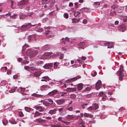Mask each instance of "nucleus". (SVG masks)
Segmentation results:
<instances>
[{
	"instance_id": "47",
	"label": "nucleus",
	"mask_w": 127,
	"mask_h": 127,
	"mask_svg": "<svg viewBox=\"0 0 127 127\" xmlns=\"http://www.w3.org/2000/svg\"><path fill=\"white\" fill-rule=\"evenodd\" d=\"M38 31L39 32H43V30L41 28H39L37 29Z\"/></svg>"
},
{
	"instance_id": "57",
	"label": "nucleus",
	"mask_w": 127,
	"mask_h": 127,
	"mask_svg": "<svg viewBox=\"0 0 127 127\" xmlns=\"http://www.w3.org/2000/svg\"><path fill=\"white\" fill-rule=\"evenodd\" d=\"M74 78H75L76 79V80L77 79H79L81 78V76L79 75H78L76 77H74Z\"/></svg>"
},
{
	"instance_id": "63",
	"label": "nucleus",
	"mask_w": 127,
	"mask_h": 127,
	"mask_svg": "<svg viewBox=\"0 0 127 127\" xmlns=\"http://www.w3.org/2000/svg\"><path fill=\"white\" fill-rule=\"evenodd\" d=\"M37 36L35 35H33L32 36V37H33L35 39V40L36 41V38L37 37Z\"/></svg>"
},
{
	"instance_id": "8",
	"label": "nucleus",
	"mask_w": 127,
	"mask_h": 127,
	"mask_svg": "<svg viewBox=\"0 0 127 127\" xmlns=\"http://www.w3.org/2000/svg\"><path fill=\"white\" fill-rule=\"evenodd\" d=\"M101 82L100 80H99L95 84V88L97 90H99L101 87Z\"/></svg>"
},
{
	"instance_id": "49",
	"label": "nucleus",
	"mask_w": 127,
	"mask_h": 127,
	"mask_svg": "<svg viewBox=\"0 0 127 127\" xmlns=\"http://www.w3.org/2000/svg\"><path fill=\"white\" fill-rule=\"evenodd\" d=\"M64 58V54H63L62 53L60 57V59H62Z\"/></svg>"
},
{
	"instance_id": "46",
	"label": "nucleus",
	"mask_w": 127,
	"mask_h": 127,
	"mask_svg": "<svg viewBox=\"0 0 127 127\" xmlns=\"http://www.w3.org/2000/svg\"><path fill=\"white\" fill-rule=\"evenodd\" d=\"M16 15H13L11 16L10 17V18L12 19H15V17L16 16Z\"/></svg>"
},
{
	"instance_id": "12",
	"label": "nucleus",
	"mask_w": 127,
	"mask_h": 127,
	"mask_svg": "<svg viewBox=\"0 0 127 127\" xmlns=\"http://www.w3.org/2000/svg\"><path fill=\"white\" fill-rule=\"evenodd\" d=\"M57 110L56 109H54L53 110H50L48 113L51 115H52L56 114V111Z\"/></svg>"
},
{
	"instance_id": "7",
	"label": "nucleus",
	"mask_w": 127,
	"mask_h": 127,
	"mask_svg": "<svg viewBox=\"0 0 127 127\" xmlns=\"http://www.w3.org/2000/svg\"><path fill=\"white\" fill-rule=\"evenodd\" d=\"M53 63H52L46 64L43 67L45 69H49L51 68L53 66Z\"/></svg>"
},
{
	"instance_id": "51",
	"label": "nucleus",
	"mask_w": 127,
	"mask_h": 127,
	"mask_svg": "<svg viewBox=\"0 0 127 127\" xmlns=\"http://www.w3.org/2000/svg\"><path fill=\"white\" fill-rule=\"evenodd\" d=\"M18 77V75H15L13 76V78L14 79H17Z\"/></svg>"
},
{
	"instance_id": "6",
	"label": "nucleus",
	"mask_w": 127,
	"mask_h": 127,
	"mask_svg": "<svg viewBox=\"0 0 127 127\" xmlns=\"http://www.w3.org/2000/svg\"><path fill=\"white\" fill-rule=\"evenodd\" d=\"M126 29L125 26L124 25H121L118 27V30L122 32L125 31Z\"/></svg>"
},
{
	"instance_id": "31",
	"label": "nucleus",
	"mask_w": 127,
	"mask_h": 127,
	"mask_svg": "<svg viewBox=\"0 0 127 127\" xmlns=\"http://www.w3.org/2000/svg\"><path fill=\"white\" fill-rule=\"evenodd\" d=\"M29 47V45L27 44H25L23 47L22 50L24 51L27 48Z\"/></svg>"
},
{
	"instance_id": "44",
	"label": "nucleus",
	"mask_w": 127,
	"mask_h": 127,
	"mask_svg": "<svg viewBox=\"0 0 127 127\" xmlns=\"http://www.w3.org/2000/svg\"><path fill=\"white\" fill-rule=\"evenodd\" d=\"M87 109L88 111H90L92 110H93V106H90Z\"/></svg>"
},
{
	"instance_id": "17",
	"label": "nucleus",
	"mask_w": 127,
	"mask_h": 127,
	"mask_svg": "<svg viewBox=\"0 0 127 127\" xmlns=\"http://www.w3.org/2000/svg\"><path fill=\"white\" fill-rule=\"evenodd\" d=\"M93 110H96L98 109L99 107L98 105L96 103H94L93 104Z\"/></svg>"
},
{
	"instance_id": "38",
	"label": "nucleus",
	"mask_w": 127,
	"mask_h": 127,
	"mask_svg": "<svg viewBox=\"0 0 127 127\" xmlns=\"http://www.w3.org/2000/svg\"><path fill=\"white\" fill-rule=\"evenodd\" d=\"M9 122L12 124H15L16 123L15 121L13 120H9Z\"/></svg>"
},
{
	"instance_id": "41",
	"label": "nucleus",
	"mask_w": 127,
	"mask_h": 127,
	"mask_svg": "<svg viewBox=\"0 0 127 127\" xmlns=\"http://www.w3.org/2000/svg\"><path fill=\"white\" fill-rule=\"evenodd\" d=\"M24 69L27 70L28 71H29L30 70V67L28 66H26L24 67Z\"/></svg>"
},
{
	"instance_id": "13",
	"label": "nucleus",
	"mask_w": 127,
	"mask_h": 127,
	"mask_svg": "<svg viewBox=\"0 0 127 127\" xmlns=\"http://www.w3.org/2000/svg\"><path fill=\"white\" fill-rule=\"evenodd\" d=\"M28 2L27 1L23 0L21 1L18 3V5L21 6L24 5L26 4H28Z\"/></svg>"
},
{
	"instance_id": "21",
	"label": "nucleus",
	"mask_w": 127,
	"mask_h": 127,
	"mask_svg": "<svg viewBox=\"0 0 127 127\" xmlns=\"http://www.w3.org/2000/svg\"><path fill=\"white\" fill-rule=\"evenodd\" d=\"M41 72L40 71L36 72L33 74L34 75L36 76L37 77L39 76L41 74Z\"/></svg>"
},
{
	"instance_id": "29",
	"label": "nucleus",
	"mask_w": 127,
	"mask_h": 127,
	"mask_svg": "<svg viewBox=\"0 0 127 127\" xmlns=\"http://www.w3.org/2000/svg\"><path fill=\"white\" fill-rule=\"evenodd\" d=\"M74 118L73 115H68L67 116L66 119L71 120L72 119Z\"/></svg>"
},
{
	"instance_id": "19",
	"label": "nucleus",
	"mask_w": 127,
	"mask_h": 127,
	"mask_svg": "<svg viewBox=\"0 0 127 127\" xmlns=\"http://www.w3.org/2000/svg\"><path fill=\"white\" fill-rule=\"evenodd\" d=\"M32 114H34V117H37L39 116L41 114H42L41 113H40L38 111H36L35 112V113H32Z\"/></svg>"
},
{
	"instance_id": "32",
	"label": "nucleus",
	"mask_w": 127,
	"mask_h": 127,
	"mask_svg": "<svg viewBox=\"0 0 127 127\" xmlns=\"http://www.w3.org/2000/svg\"><path fill=\"white\" fill-rule=\"evenodd\" d=\"M17 88V87H15L14 88H13L10 90L9 91V92L10 93H13L15 91Z\"/></svg>"
},
{
	"instance_id": "64",
	"label": "nucleus",
	"mask_w": 127,
	"mask_h": 127,
	"mask_svg": "<svg viewBox=\"0 0 127 127\" xmlns=\"http://www.w3.org/2000/svg\"><path fill=\"white\" fill-rule=\"evenodd\" d=\"M62 53L60 52H57L56 53V55L58 56H59V55H60L61 54H62Z\"/></svg>"
},
{
	"instance_id": "14",
	"label": "nucleus",
	"mask_w": 127,
	"mask_h": 127,
	"mask_svg": "<svg viewBox=\"0 0 127 127\" xmlns=\"http://www.w3.org/2000/svg\"><path fill=\"white\" fill-rule=\"evenodd\" d=\"M83 88V85L82 83L79 84L77 86V89L78 91L81 90Z\"/></svg>"
},
{
	"instance_id": "60",
	"label": "nucleus",
	"mask_w": 127,
	"mask_h": 127,
	"mask_svg": "<svg viewBox=\"0 0 127 127\" xmlns=\"http://www.w3.org/2000/svg\"><path fill=\"white\" fill-rule=\"evenodd\" d=\"M46 119L48 120H51V119L52 118L50 116H48L47 117H46Z\"/></svg>"
},
{
	"instance_id": "5",
	"label": "nucleus",
	"mask_w": 127,
	"mask_h": 127,
	"mask_svg": "<svg viewBox=\"0 0 127 127\" xmlns=\"http://www.w3.org/2000/svg\"><path fill=\"white\" fill-rule=\"evenodd\" d=\"M27 53H29L30 55H32L33 56H34L36 55L38 53L37 51L34 50L33 51L31 50H28L27 52Z\"/></svg>"
},
{
	"instance_id": "28",
	"label": "nucleus",
	"mask_w": 127,
	"mask_h": 127,
	"mask_svg": "<svg viewBox=\"0 0 127 127\" xmlns=\"http://www.w3.org/2000/svg\"><path fill=\"white\" fill-rule=\"evenodd\" d=\"M73 12L74 13V15L75 17H77V16L80 13V12L78 11L76 12L75 11H74Z\"/></svg>"
},
{
	"instance_id": "54",
	"label": "nucleus",
	"mask_w": 127,
	"mask_h": 127,
	"mask_svg": "<svg viewBox=\"0 0 127 127\" xmlns=\"http://www.w3.org/2000/svg\"><path fill=\"white\" fill-rule=\"evenodd\" d=\"M52 127H61V126H60L58 125H53L52 126Z\"/></svg>"
},
{
	"instance_id": "62",
	"label": "nucleus",
	"mask_w": 127,
	"mask_h": 127,
	"mask_svg": "<svg viewBox=\"0 0 127 127\" xmlns=\"http://www.w3.org/2000/svg\"><path fill=\"white\" fill-rule=\"evenodd\" d=\"M65 40L69 42V38L66 37L65 38Z\"/></svg>"
},
{
	"instance_id": "4",
	"label": "nucleus",
	"mask_w": 127,
	"mask_h": 127,
	"mask_svg": "<svg viewBox=\"0 0 127 127\" xmlns=\"http://www.w3.org/2000/svg\"><path fill=\"white\" fill-rule=\"evenodd\" d=\"M33 108L36 110H38L40 112H43L44 111V108L40 106L37 105L34 106Z\"/></svg>"
},
{
	"instance_id": "59",
	"label": "nucleus",
	"mask_w": 127,
	"mask_h": 127,
	"mask_svg": "<svg viewBox=\"0 0 127 127\" xmlns=\"http://www.w3.org/2000/svg\"><path fill=\"white\" fill-rule=\"evenodd\" d=\"M67 110H68L70 111H71L72 110V106H71L69 108H67Z\"/></svg>"
},
{
	"instance_id": "33",
	"label": "nucleus",
	"mask_w": 127,
	"mask_h": 127,
	"mask_svg": "<svg viewBox=\"0 0 127 127\" xmlns=\"http://www.w3.org/2000/svg\"><path fill=\"white\" fill-rule=\"evenodd\" d=\"M32 95L33 96L37 97H41L42 96V95L36 94L35 93H34L33 94H32Z\"/></svg>"
},
{
	"instance_id": "20",
	"label": "nucleus",
	"mask_w": 127,
	"mask_h": 127,
	"mask_svg": "<svg viewBox=\"0 0 127 127\" xmlns=\"http://www.w3.org/2000/svg\"><path fill=\"white\" fill-rule=\"evenodd\" d=\"M36 121L38 123H42L44 122L45 120L41 119V118L36 119L35 121Z\"/></svg>"
},
{
	"instance_id": "9",
	"label": "nucleus",
	"mask_w": 127,
	"mask_h": 127,
	"mask_svg": "<svg viewBox=\"0 0 127 127\" xmlns=\"http://www.w3.org/2000/svg\"><path fill=\"white\" fill-rule=\"evenodd\" d=\"M56 102L58 105H60L64 103L65 102V100L64 99H60L56 100Z\"/></svg>"
},
{
	"instance_id": "27",
	"label": "nucleus",
	"mask_w": 127,
	"mask_h": 127,
	"mask_svg": "<svg viewBox=\"0 0 127 127\" xmlns=\"http://www.w3.org/2000/svg\"><path fill=\"white\" fill-rule=\"evenodd\" d=\"M48 86L46 85H44L41 86L40 88L41 90H44L46 88H47Z\"/></svg>"
},
{
	"instance_id": "34",
	"label": "nucleus",
	"mask_w": 127,
	"mask_h": 127,
	"mask_svg": "<svg viewBox=\"0 0 127 127\" xmlns=\"http://www.w3.org/2000/svg\"><path fill=\"white\" fill-rule=\"evenodd\" d=\"M91 90V88L90 87H87L86 88V89L83 91V92H85L86 91H89Z\"/></svg>"
},
{
	"instance_id": "52",
	"label": "nucleus",
	"mask_w": 127,
	"mask_h": 127,
	"mask_svg": "<svg viewBox=\"0 0 127 127\" xmlns=\"http://www.w3.org/2000/svg\"><path fill=\"white\" fill-rule=\"evenodd\" d=\"M59 94L60 95V97H61V96H64V94L63 92H60Z\"/></svg>"
},
{
	"instance_id": "58",
	"label": "nucleus",
	"mask_w": 127,
	"mask_h": 127,
	"mask_svg": "<svg viewBox=\"0 0 127 127\" xmlns=\"http://www.w3.org/2000/svg\"><path fill=\"white\" fill-rule=\"evenodd\" d=\"M87 21L86 19H84L83 21V23L85 24H86L87 23Z\"/></svg>"
},
{
	"instance_id": "24",
	"label": "nucleus",
	"mask_w": 127,
	"mask_h": 127,
	"mask_svg": "<svg viewBox=\"0 0 127 127\" xmlns=\"http://www.w3.org/2000/svg\"><path fill=\"white\" fill-rule=\"evenodd\" d=\"M76 80V78L74 77L66 81V82L67 83H72L73 82L75 81Z\"/></svg>"
},
{
	"instance_id": "40",
	"label": "nucleus",
	"mask_w": 127,
	"mask_h": 127,
	"mask_svg": "<svg viewBox=\"0 0 127 127\" xmlns=\"http://www.w3.org/2000/svg\"><path fill=\"white\" fill-rule=\"evenodd\" d=\"M19 116L20 117H23L24 116L23 113L21 111H19Z\"/></svg>"
},
{
	"instance_id": "50",
	"label": "nucleus",
	"mask_w": 127,
	"mask_h": 127,
	"mask_svg": "<svg viewBox=\"0 0 127 127\" xmlns=\"http://www.w3.org/2000/svg\"><path fill=\"white\" fill-rule=\"evenodd\" d=\"M91 74L93 76H95L96 75L97 72L96 71H95L94 72V74L92 73Z\"/></svg>"
},
{
	"instance_id": "10",
	"label": "nucleus",
	"mask_w": 127,
	"mask_h": 127,
	"mask_svg": "<svg viewBox=\"0 0 127 127\" xmlns=\"http://www.w3.org/2000/svg\"><path fill=\"white\" fill-rule=\"evenodd\" d=\"M57 92V90H54L49 92L48 94V95L50 96H53L56 94Z\"/></svg>"
},
{
	"instance_id": "55",
	"label": "nucleus",
	"mask_w": 127,
	"mask_h": 127,
	"mask_svg": "<svg viewBox=\"0 0 127 127\" xmlns=\"http://www.w3.org/2000/svg\"><path fill=\"white\" fill-rule=\"evenodd\" d=\"M107 44H108V45H109L108 46V48H112L113 47V46L112 45H109L110 44V43H107Z\"/></svg>"
},
{
	"instance_id": "45",
	"label": "nucleus",
	"mask_w": 127,
	"mask_h": 127,
	"mask_svg": "<svg viewBox=\"0 0 127 127\" xmlns=\"http://www.w3.org/2000/svg\"><path fill=\"white\" fill-rule=\"evenodd\" d=\"M118 7V6L117 5H113L111 6V8L113 9H115Z\"/></svg>"
},
{
	"instance_id": "56",
	"label": "nucleus",
	"mask_w": 127,
	"mask_h": 127,
	"mask_svg": "<svg viewBox=\"0 0 127 127\" xmlns=\"http://www.w3.org/2000/svg\"><path fill=\"white\" fill-rule=\"evenodd\" d=\"M103 94V92H101L99 94V95L100 96H102Z\"/></svg>"
},
{
	"instance_id": "39",
	"label": "nucleus",
	"mask_w": 127,
	"mask_h": 127,
	"mask_svg": "<svg viewBox=\"0 0 127 127\" xmlns=\"http://www.w3.org/2000/svg\"><path fill=\"white\" fill-rule=\"evenodd\" d=\"M29 62L27 60H25L23 61L22 63V64H28Z\"/></svg>"
},
{
	"instance_id": "53",
	"label": "nucleus",
	"mask_w": 127,
	"mask_h": 127,
	"mask_svg": "<svg viewBox=\"0 0 127 127\" xmlns=\"http://www.w3.org/2000/svg\"><path fill=\"white\" fill-rule=\"evenodd\" d=\"M78 3L77 2H75L74 3V5L75 6V7L76 8H77L79 7L78 5Z\"/></svg>"
},
{
	"instance_id": "36",
	"label": "nucleus",
	"mask_w": 127,
	"mask_h": 127,
	"mask_svg": "<svg viewBox=\"0 0 127 127\" xmlns=\"http://www.w3.org/2000/svg\"><path fill=\"white\" fill-rule=\"evenodd\" d=\"M37 69L36 68L35 66H32L30 67V70H37Z\"/></svg>"
},
{
	"instance_id": "23",
	"label": "nucleus",
	"mask_w": 127,
	"mask_h": 127,
	"mask_svg": "<svg viewBox=\"0 0 127 127\" xmlns=\"http://www.w3.org/2000/svg\"><path fill=\"white\" fill-rule=\"evenodd\" d=\"M55 0H52L50 3V4L49 5H48L47 6L50 7V8L54 6L55 3Z\"/></svg>"
},
{
	"instance_id": "2",
	"label": "nucleus",
	"mask_w": 127,
	"mask_h": 127,
	"mask_svg": "<svg viewBox=\"0 0 127 127\" xmlns=\"http://www.w3.org/2000/svg\"><path fill=\"white\" fill-rule=\"evenodd\" d=\"M50 55L49 53L46 52L44 53L40 57L41 59H49L50 57Z\"/></svg>"
},
{
	"instance_id": "26",
	"label": "nucleus",
	"mask_w": 127,
	"mask_h": 127,
	"mask_svg": "<svg viewBox=\"0 0 127 127\" xmlns=\"http://www.w3.org/2000/svg\"><path fill=\"white\" fill-rule=\"evenodd\" d=\"M48 101L49 102V104L50 105H52L54 103L53 100L51 98H49L47 99Z\"/></svg>"
},
{
	"instance_id": "22",
	"label": "nucleus",
	"mask_w": 127,
	"mask_h": 127,
	"mask_svg": "<svg viewBox=\"0 0 127 127\" xmlns=\"http://www.w3.org/2000/svg\"><path fill=\"white\" fill-rule=\"evenodd\" d=\"M84 116L85 117L90 118H92L93 117V115L86 113H84Z\"/></svg>"
},
{
	"instance_id": "16",
	"label": "nucleus",
	"mask_w": 127,
	"mask_h": 127,
	"mask_svg": "<svg viewBox=\"0 0 127 127\" xmlns=\"http://www.w3.org/2000/svg\"><path fill=\"white\" fill-rule=\"evenodd\" d=\"M85 43L84 42H81L79 44L78 46L79 48H83L84 46Z\"/></svg>"
},
{
	"instance_id": "11",
	"label": "nucleus",
	"mask_w": 127,
	"mask_h": 127,
	"mask_svg": "<svg viewBox=\"0 0 127 127\" xmlns=\"http://www.w3.org/2000/svg\"><path fill=\"white\" fill-rule=\"evenodd\" d=\"M76 89L75 88H67L66 89V91L68 92H70L75 91Z\"/></svg>"
},
{
	"instance_id": "37",
	"label": "nucleus",
	"mask_w": 127,
	"mask_h": 127,
	"mask_svg": "<svg viewBox=\"0 0 127 127\" xmlns=\"http://www.w3.org/2000/svg\"><path fill=\"white\" fill-rule=\"evenodd\" d=\"M70 97L72 99H74L76 97V96L74 94H72L70 95Z\"/></svg>"
},
{
	"instance_id": "35",
	"label": "nucleus",
	"mask_w": 127,
	"mask_h": 127,
	"mask_svg": "<svg viewBox=\"0 0 127 127\" xmlns=\"http://www.w3.org/2000/svg\"><path fill=\"white\" fill-rule=\"evenodd\" d=\"M25 110L28 112H30L31 110L32 109L30 107H25Z\"/></svg>"
},
{
	"instance_id": "61",
	"label": "nucleus",
	"mask_w": 127,
	"mask_h": 127,
	"mask_svg": "<svg viewBox=\"0 0 127 127\" xmlns=\"http://www.w3.org/2000/svg\"><path fill=\"white\" fill-rule=\"evenodd\" d=\"M32 14H33V13L32 12H31L29 13L28 14V16H31L32 15Z\"/></svg>"
},
{
	"instance_id": "30",
	"label": "nucleus",
	"mask_w": 127,
	"mask_h": 127,
	"mask_svg": "<svg viewBox=\"0 0 127 127\" xmlns=\"http://www.w3.org/2000/svg\"><path fill=\"white\" fill-rule=\"evenodd\" d=\"M43 103V104L46 107L50 105L49 102L45 101H44Z\"/></svg>"
},
{
	"instance_id": "3",
	"label": "nucleus",
	"mask_w": 127,
	"mask_h": 127,
	"mask_svg": "<svg viewBox=\"0 0 127 127\" xmlns=\"http://www.w3.org/2000/svg\"><path fill=\"white\" fill-rule=\"evenodd\" d=\"M124 66L123 65H121L120 66L119 70L118 71V75H121L122 77H123L124 74L123 73V72L124 71Z\"/></svg>"
},
{
	"instance_id": "48",
	"label": "nucleus",
	"mask_w": 127,
	"mask_h": 127,
	"mask_svg": "<svg viewBox=\"0 0 127 127\" xmlns=\"http://www.w3.org/2000/svg\"><path fill=\"white\" fill-rule=\"evenodd\" d=\"M94 4L95 5H99L100 4V3L99 2H95L94 3Z\"/></svg>"
},
{
	"instance_id": "18",
	"label": "nucleus",
	"mask_w": 127,
	"mask_h": 127,
	"mask_svg": "<svg viewBox=\"0 0 127 127\" xmlns=\"http://www.w3.org/2000/svg\"><path fill=\"white\" fill-rule=\"evenodd\" d=\"M90 8L86 7H84L80 9V10H81V11L83 12H87L89 10Z\"/></svg>"
},
{
	"instance_id": "42",
	"label": "nucleus",
	"mask_w": 127,
	"mask_h": 127,
	"mask_svg": "<svg viewBox=\"0 0 127 127\" xmlns=\"http://www.w3.org/2000/svg\"><path fill=\"white\" fill-rule=\"evenodd\" d=\"M26 17V16L24 15H20L19 16L20 18L21 19H23L25 18Z\"/></svg>"
},
{
	"instance_id": "1",
	"label": "nucleus",
	"mask_w": 127,
	"mask_h": 127,
	"mask_svg": "<svg viewBox=\"0 0 127 127\" xmlns=\"http://www.w3.org/2000/svg\"><path fill=\"white\" fill-rule=\"evenodd\" d=\"M37 25L36 24L32 25L31 23H28L26 25H22L21 27V30L22 31H25L31 27H34Z\"/></svg>"
},
{
	"instance_id": "15",
	"label": "nucleus",
	"mask_w": 127,
	"mask_h": 127,
	"mask_svg": "<svg viewBox=\"0 0 127 127\" xmlns=\"http://www.w3.org/2000/svg\"><path fill=\"white\" fill-rule=\"evenodd\" d=\"M42 78L43 79L41 80V81H45V82H47V81L49 80V78L47 76L43 77H42Z\"/></svg>"
},
{
	"instance_id": "43",
	"label": "nucleus",
	"mask_w": 127,
	"mask_h": 127,
	"mask_svg": "<svg viewBox=\"0 0 127 127\" xmlns=\"http://www.w3.org/2000/svg\"><path fill=\"white\" fill-rule=\"evenodd\" d=\"M64 17L66 19L68 18V15L67 13H64Z\"/></svg>"
},
{
	"instance_id": "25",
	"label": "nucleus",
	"mask_w": 127,
	"mask_h": 127,
	"mask_svg": "<svg viewBox=\"0 0 127 127\" xmlns=\"http://www.w3.org/2000/svg\"><path fill=\"white\" fill-rule=\"evenodd\" d=\"M50 1V0H43L42 1V4H46Z\"/></svg>"
}]
</instances>
